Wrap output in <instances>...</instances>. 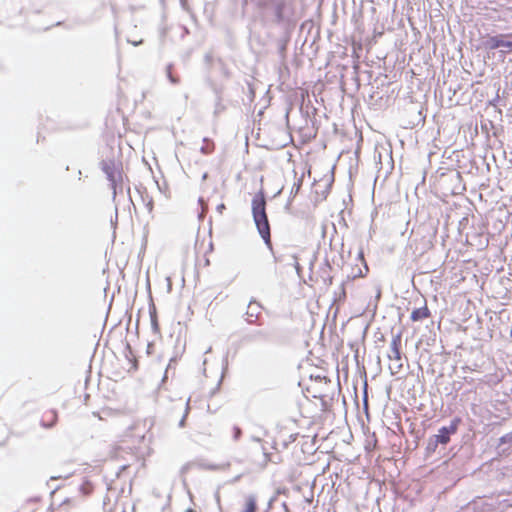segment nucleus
Wrapping results in <instances>:
<instances>
[{
  "instance_id": "1",
  "label": "nucleus",
  "mask_w": 512,
  "mask_h": 512,
  "mask_svg": "<svg viewBox=\"0 0 512 512\" xmlns=\"http://www.w3.org/2000/svg\"><path fill=\"white\" fill-rule=\"evenodd\" d=\"M252 215L257 230L267 247H272L270 224L266 213V199L262 191L254 195L252 199Z\"/></svg>"
},
{
  "instance_id": "2",
  "label": "nucleus",
  "mask_w": 512,
  "mask_h": 512,
  "mask_svg": "<svg viewBox=\"0 0 512 512\" xmlns=\"http://www.w3.org/2000/svg\"><path fill=\"white\" fill-rule=\"evenodd\" d=\"M148 428L145 422L137 421L133 423L122 435L120 442L133 452H138L146 445V435Z\"/></svg>"
},
{
  "instance_id": "3",
  "label": "nucleus",
  "mask_w": 512,
  "mask_h": 512,
  "mask_svg": "<svg viewBox=\"0 0 512 512\" xmlns=\"http://www.w3.org/2000/svg\"><path fill=\"white\" fill-rule=\"evenodd\" d=\"M299 436V432L295 427L290 425H280L274 434V444L281 448H287L291 443L295 442Z\"/></svg>"
},
{
  "instance_id": "4",
  "label": "nucleus",
  "mask_w": 512,
  "mask_h": 512,
  "mask_svg": "<svg viewBox=\"0 0 512 512\" xmlns=\"http://www.w3.org/2000/svg\"><path fill=\"white\" fill-rule=\"evenodd\" d=\"M487 50L501 49V53H512V33L488 36L484 41Z\"/></svg>"
},
{
  "instance_id": "5",
  "label": "nucleus",
  "mask_w": 512,
  "mask_h": 512,
  "mask_svg": "<svg viewBox=\"0 0 512 512\" xmlns=\"http://www.w3.org/2000/svg\"><path fill=\"white\" fill-rule=\"evenodd\" d=\"M101 168L113 187L122 182V164L120 162L107 159L102 161Z\"/></svg>"
},
{
  "instance_id": "6",
  "label": "nucleus",
  "mask_w": 512,
  "mask_h": 512,
  "mask_svg": "<svg viewBox=\"0 0 512 512\" xmlns=\"http://www.w3.org/2000/svg\"><path fill=\"white\" fill-rule=\"evenodd\" d=\"M401 343H402V336L400 333L394 335L392 337L391 343H390V352L388 354V359L395 364L396 371L398 372L402 368L401 363Z\"/></svg>"
},
{
  "instance_id": "7",
  "label": "nucleus",
  "mask_w": 512,
  "mask_h": 512,
  "mask_svg": "<svg viewBox=\"0 0 512 512\" xmlns=\"http://www.w3.org/2000/svg\"><path fill=\"white\" fill-rule=\"evenodd\" d=\"M289 12H292L290 5L285 0H278L272 6L273 22L276 24L283 23Z\"/></svg>"
},
{
  "instance_id": "8",
  "label": "nucleus",
  "mask_w": 512,
  "mask_h": 512,
  "mask_svg": "<svg viewBox=\"0 0 512 512\" xmlns=\"http://www.w3.org/2000/svg\"><path fill=\"white\" fill-rule=\"evenodd\" d=\"M460 422V418H455L448 427L440 428L439 433L436 435V442L444 445L447 444L450 441V435L457 432Z\"/></svg>"
},
{
  "instance_id": "9",
  "label": "nucleus",
  "mask_w": 512,
  "mask_h": 512,
  "mask_svg": "<svg viewBox=\"0 0 512 512\" xmlns=\"http://www.w3.org/2000/svg\"><path fill=\"white\" fill-rule=\"evenodd\" d=\"M58 420V414L55 409H44L41 413L40 422L44 428L53 427Z\"/></svg>"
},
{
  "instance_id": "10",
  "label": "nucleus",
  "mask_w": 512,
  "mask_h": 512,
  "mask_svg": "<svg viewBox=\"0 0 512 512\" xmlns=\"http://www.w3.org/2000/svg\"><path fill=\"white\" fill-rule=\"evenodd\" d=\"M258 499L254 494L244 497L242 507L239 512H258Z\"/></svg>"
},
{
  "instance_id": "11",
  "label": "nucleus",
  "mask_w": 512,
  "mask_h": 512,
  "mask_svg": "<svg viewBox=\"0 0 512 512\" xmlns=\"http://www.w3.org/2000/svg\"><path fill=\"white\" fill-rule=\"evenodd\" d=\"M431 316L430 310L428 309L427 305L414 309L411 313L410 319L413 322L422 321L424 319H427Z\"/></svg>"
},
{
  "instance_id": "12",
  "label": "nucleus",
  "mask_w": 512,
  "mask_h": 512,
  "mask_svg": "<svg viewBox=\"0 0 512 512\" xmlns=\"http://www.w3.org/2000/svg\"><path fill=\"white\" fill-rule=\"evenodd\" d=\"M259 334L262 336L263 341L267 343H276L281 341V336L276 330L260 331Z\"/></svg>"
},
{
  "instance_id": "13",
  "label": "nucleus",
  "mask_w": 512,
  "mask_h": 512,
  "mask_svg": "<svg viewBox=\"0 0 512 512\" xmlns=\"http://www.w3.org/2000/svg\"><path fill=\"white\" fill-rule=\"evenodd\" d=\"M94 483L89 479H84L80 484L79 491L84 496H89L94 492Z\"/></svg>"
},
{
  "instance_id": "14",
  "label": "nucleus",
  "mask_w": 512,
  "mask_h": 512,
  "mask_svg": "<svg viewBox=\"0 0 512 512\" xmlns=\"http://www.w3.org/2000/svg\"><path fill=\"white\" fill-rule=\"evenodd\" d=\"M150 317H151V326H152L153 330L155 332H159L160 329H159V324H158V319H157L156 312L155 311L152 312L150 314Z\"/></svg>"
},
{
  "instance_id": "15",
  "label": "nucleus",
  "mask_w": 512,
  "mask_h": 512,
  "mask_svg": "<svg viewBox=\"0 0 512 512\" xmlns=\"http://www.w3.org/2000/svg\"><path fill=\"white\" fill-rule=\"evenodd\" d=\"M302 186V179H299L297 182L294 183L291 193L297 194Z\"/></svg>"
},
{
  "instance_id": "16",
  "label": "nucleus",
  "mask_w": 512,
  "mask_h": 512,
  "mask_svg": "<svg viewBox=\"0 0 512 512\" xmlns=\"http://www.w3.org/2000/svg\"><path fill=\"white\" fill-rule=\"evenodd\" d=\"M232 432H233L234 439H238L241 436V429L237 426H234L232 428Z\"/></svg>"
},
{
  "instance_id": "17",
  "label": "nucleus",
  "mask_w": 512,
  "mask_h": 512,
  "mask_svg": "<svg viewBox=\"0 0 512 512\" xmlns=\"http://www.w3.org/2000/svg\"><path fill=\"white\" fill-rule=\"evenodd\" d=\"M293 258H294V267L297 270V272L299 273L301 271V266H300L299 260L296 256H293Z\"/></svg>"
},
{
  "instance_id": "18",
  "label": "nucleus",
  "mask_w": 512,
  "mask_h": 512,
  "mask_svg": "<svg viewBox=\"0 0 512 512\" xmlns=\"http://www.w3.org/2000/svg\"><path fill=\"white\" fill-rule=\"evenodd\" d=\"M218 209H219V210H223V209H225L224 204L219 205V206H218Z\"/></svg>"
},
{
  "instance_id": "19",
  "label": "nucleus",
  "mask_w": 512,
  "mask_h": 512,
  "mask_svg": "<svg viewBox=\"0 0 512 512\" xmlns=\"http://www.w3.org/2000/svg\"><path fill=\"white\" fill-rule=\"evenodd\" d=\"M258 6H259L260 8H263V7H265V4H264V3H262V2H260V3L258 4Z\"/></svg>"
},
{
  "instance_id": "20",
  "label": "nucleus",
  "mask_w": 512,
  "mask_h": 512,
  "mask_svg": "<svg viewBox=\"0 0 512 512\" xmlns=\"http://www.w3.org/2000/svg\"><path fill=\"white\" fill-rule=\"evenodd\" d=\"M326 195H327V191H325V192H323V193H322V196H323L324 198L326 197Z\"/></svg>"
},
{
  "instance_id": "21",
  "label": "nucleus",
  "mask_w": 512,
  "mask_h": 512,
  "mask_svg": "<svg viewBox=\"0 0 512 512\" xmlns=\"http://www.w3.org/2000/svg\"><path fill=\"white\" fill-rule=\"evenodd\" d=\"M284 508H285L286 512H289L288 507H287L286 504H284Z\"/></svg>"
}]
</instances>
